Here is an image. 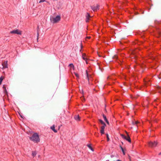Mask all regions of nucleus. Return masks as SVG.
<instances>
[{"label": "nucleus", "mask_w": 161, "mask_h": 161, "mask_svg": "<svg viewBox=\"0 0 161 161\" xmlns=\"http://www.w3.org/2000/svg\"><path fill=\"white\" fill-rule=\"evenodd\" d=\"M19 114L20 116L23 119H24V118H23V116H22V115L20 114Z\"/></svg>", "instance_id": "7c9ffc66"}, {"label": "nucleus", "mask_w": 161, "mask_h": 161, "mask_svg": "<svg viewBox=\"0 0 161 161\" xmlns=\"http://www.w3.org/2000/svg\"><path fill=\"white\" fill-rule=\"evenodd\" d=\"M159 154V155H161V152H160V153H159V154Z\"/></svg>", "instance_id": "f704fd0d"}, {"label": "nucleus", "mask_w": 161, "mask_h": 161, "mask_svg": "<svg viewBox=\"0 0 161 161\" xmlns=\"http://www.w3.org/2000/svg\"><path fill=\"white\" fill-rule=\"evenodd\" d=\"M102 115L103 117L104 120L107 123V124L109 125V122L108 121V120L107 119L106 116L103 114H102Z\"/></svg>", "instance_id": "0eeeda50"}, {"label": "nucleus", "mask_w": 161, "mask_h": 161, "mask_svg": "<svg viewBox=\"0 0 161 161\" xmlns=\"http://www.w3.org/2000/svg\"><path fill=\"white\" fill-rule=\"evenodd\" d=\"M86 79H87L89 83V76H88L87 77H86Z\"/></svg>", "instance_id": "cd10ccee"}, {"label": "nucleus", "mask_w": 161, "mask_h": 161, "mask_svg": "<svg viewBox=\"0 0 161 161\" xmlns=\"http://www.w3.org/2000/svg\"><path fill=\"white\" fill-rule=\"evenodd\" d=\"M122 144H123V142H122Z\"/></svg>", "instance_id": "4c0bfd02"}, {"label": "nucleus", "mask_w": 161, "mask_h": 161, "mask_svg": "<svg viewBox=\"0 0 161 161\" xmlns=\"http://www.w3.org/2000/svg\"><path fill=\"white\" fill-rule=\"evenodd\" d=\"M131 129H132V127H131Z\"/></svg>", "instance_id": "58836bf2"}, {"label": "nucleus", "mask_w": 161, "mask_h": 161, "mask_svg": "<svg viewBox=\"0 0 161 161\" xmlns=\"http://www.w3.org/2000/svg\"><path fill=\"white\" fill-rule=\"evenodd\" d=\"M116 161H122L121 160H119V159H118Z\"/></svg>", "instance_id": "72a5a7b5"}, {"label": "nucleus", "mask_w": 161, "mask_h": 161, "mask_svg": "<svg viewBox=\"0 0 161 161\" xmlns=\"http://www.w3.org/2000/svg\"><path fill=\"white\" fill-rule=\"evenodd\" d=\"M87 146L89 147V148L92 151H94V149L91 146V144H88L87 145Z\"/></svg>", "instance_id": "9b49d317"}, {"label": "nucleus", "mask_w": 161, "mask_h": 161, "mask_svg": "<svg viewBox=\"0 0 161 161\" xmlns=\"http://www.w3.org/2000/svg\"><path fill=\"white\" fill-rule=\"evenodd\" d=\"M46 1L45 0H40L39 2V3H41Z\"/></svg>", "instance_id": "bb28decb"}, {"label": "nucleus", "mask_w": 161, "mask_h": 161, "mask_svg": "<svg viewBox=\"0 0 161 161\" xmlns=\"http://www.w3.org/2000/svg\"><path fill=\"white\" fill-rule=\"evenodd\" d=\"M126 133L127 134V137H126L125 139V140H126V141H128V142H129L130 143H131V140L130 138V136L128 134V133L126 132Z\"/></svg>", "instance_id": "6e6552de"}, {"label": "nucleus", "mask_w": 161, "mask_h": 161, "mask_svg": "<svg viewBox=\"0 0 161 161\" xmlns=\"http://www.w3.org/2000/svg\"><path fill=\"white\" fill-rule=\"evenodd\" d=\"M21 31L18 29L10 31L11 34H17L21 35Z\"/></svg>", "instance_id": "7ed1b4c3"}, {"label": "nucleus", "mask_w": 161, "mask_h": 161, "mask_svg": "<svg viewBox=\"0 0 161 161\" xmlns=\"http://www.w3.org/2000/svg\"><path fill=\"white\" fill-rule=\"evenodd\" d=\"M80 47H81V49H82V48L83 47V46L82 45V42H81L80 43Z\"/></svg>", "instance_id": "c85d7f7f"}, {"label": "nucleus", "mask_w": 161, "mask_h": 161, "mask_svg": "<svg viewBox=\"0 0 161 161\" xmlns=\"http://www.w3.org/2000/svg\"><path fill=\"white\" fill-rule=\"evenodd\" d=\"M120 148L121 150H122V152L123 153V154H124V155H125V151H124V149L120 145Z\"/></svg>", "instance_id": "2eb2a0df"}, {"label": "nucleus", "mask_w": 161, "mask_h": 161, "mask_svg": "<svg viewBox=\"0 0 161 161\" xmlns=\"http://www.w3.org/2000/svg\"><path fill=\"white\" fill-rule=\"evenodd\" d=\"M120 136H121V137L124 139H125L126 138V136L122 134H121Z\"/></svg>", "instance_id": "f3484780"}, {"label": "nucleus", "mask_w": 161, "mask_h": 161, "mask_svg": "<svg viewBox=\"0 0 161 161\" xmlns=\"http://www.w3.org/2000/svg\"><path fill=\"white\" fill-rule=\"evenodd\" d=\"M3 80V77L2 76H1L0 77V85H1V84Z\"/></svg>", "instance_id": "412c9836"}, {"label": "nucleus", "mask_w": 161, "mask_h": 161, "mask_svg": "<svg viewBox=\"0 0 161 161\" xmlns=\"http://www.w3.org/2000/svg\"><path fill=\"white\" fill-rule=\"evenodd\" d=\"M82 93H83V90H82Z\"/></svg>", "instance_id": "c9c22d12"}, {"label": "nucleus", "mask_w": 161, "mask_h": 161, "mask_svg": "<svg viewBox=\"0 0 161 161\" xmlns=\"http://www.w3.org/2000/svg\"><path fill=\"white\" fill-rule=\"evenodd\" d=\"M47 3H48V4L49 5H50V3H49V2H47Z\"/></svg>", "instance_id": "2f4dec72"}, {"label": "nucleus", "mask_w": 161, "mask_h": 161, "mask_svg": "<svg viewBox=\"0 0 161 161\" xmlns=\"http://www.w3.org/2000/svg\"><path fill=\"white\" fill-rule=\"evenodd\" d=\"M91 9L94 11L99 9V5L97 4L96 6L93 5L91 6Z\"/></svg>", "instance_id": "20e7f679"}, {"label": "nucleus", "mask_w": 161, "mask_h": 161, "mask_svg": "<svg viewBox=\"0 0 161 161\" xmlns=\"http://www.w3.org/2000/svg\"><path fill=\"white\" fill-rule=\"evenodd\" d=\"M100 132L101 135H102L104 133V130L103 129H101L100 131Z\"/></svg>", "instance_id": "b1692460"}, {"label": "nucleus", "mask_w": 161, "mask_h": 161, "mask_svg": "<svg viewBox=\"0 0 161 161\" xmlns=\"http://www.w3.org/2000/svg\"><path fill=\"white\" fill-rule=\"evenodd\" d=\"M114 157V156H113V155H111V158H112V157Z\"/></svg>", "instance_id": "473e14b6"}, {"label": "nucleus", "mask_w": 161, "mask_h": 161, "mask_svg": "<svg viewBox=\"0 0 161 161\" xmlns=\"http://www.w3.org/2000/svg\"><path fill=\"white\" fill-rule=\"evenodd\" d=\"M8 61H5L4 62V65H3V68H7L8 67V64H7Z\"/></svg>", "instance_id": "f8f14e48"}, {"label": "nucleus", "mask_w": 161, "mask_h": 161, "mask_svg": "<svg viewBox=\"0 0 161 161\" xmlns=\"http://www.w3.org/2000/svg\"><path fill=\"white\" fill-rule=\"evenodd\" d=\"M60 19L61 17L60 15H58L54 18L51 17L50 20L52 22H53V23H54L58 22L60 20Z\"/></svg>", "instance_id": "f03ea898"}, {"label": "nucleus", "mask_w": 161, "mask_h": 161, "mask_svg": "<svg viewBox=\"0 0 161 161\" xmlns=\"http://www.w3.org/2000/svg\"><path fill=\"white\" fill-rule=\"evenodd\" d=\"M74 119L75 120L77 121H80V117L79 115H75L74 117Z\"/></svg>", "instance_id": "9d476101"}, {"label": "nucleus", "mask_w": 161, "mask_h": 161, "mask_svg": "<svg viewBox=\"0 0 161 161\" xmlns=\"http://www.w3.org/2000/svg\"><path fill=\"white\" fill-rule=\"evenodd\" d=\"M38 29H39V26H38L37 27V39H38V37L39 36Z\"/></svg>", "instance_id": "aec40b11"}, {"label": "nucleus", "mask_w": 161, "mask_h": 161, "mask_svg": "<svg viewBox=\"0 0 161 161\" xmlns=\"http://www.w3.org/2000/svg\"><path fill=\"white\" fill-rule=\"evenodd\" d=\"M82 59L85 61H86V64H88V63H87V58H85V55L84 54H82Z\"/></svg>", "instance_id": "ddd939ff"}, {"label": "nucleus", "mask_w": 161, "mask_h": 161, "mask_svg": "<svg viewBox=\"0 0 161 161\" xmlns=\"http://www.w3.org/2000/svg\"><path fill=\"white\" fill-rule=\"evenodd\" d=\"M69 66L70 67H72L73 68H74V66L73 64H72V63L69 64Z\"/></svg>", "instance_id": "5701e85b"}, {"label": "nucleus", "mask_w": 161, "mask_h": 161, "mask_svg": "<svg viewBox=\"0 0 161 161\" xmlns=\"http://www.w3.org/2000/svg\"><path fill=\"white\" fill-rule=\"evenodd\" d=\"M74 74H75V75L76 76L77 78H79V75L78 73H75V72H74Z\"/></svg>", "instance_id": "393cba45"}, {"label": "nucleus", "mask_w": 161, "mask_h": 161, "mask_svg": "<svg viewBox=\"0 0 161 161\" xmlns=\"http://www.w3.org/2000/svg\"><path fill=\"white\" fill-rule=\"evenodd\" d=\"M99 122L102 125L105 124V123L101 119H99Z\"/></svg>", "instance_id": "a211bd4d"}, {"label": "nucleus", "mask_w": 161, "mask_h": 161, "mask_svg": "<svg viewBox=\"0 0 161 161\" xmlns=\"http://www.w3.org/2000/svg\"><path fill=\"white\" fill-rule=\"evenodd\" d=\"M101 127V129H103L104 130L105 128V127L106 126V124H104Z\"/></svg>", "instance_id": "6ab92c4d"}, {"label": "nucleus", "mask_w": 161, "mask_h": 161, "mask_svg": "<svg viewBox=\"0 0 161 161\" xmlns=\"http://www.w3.org/2000/svg\"><path fill=\"white\" fill-rule=\"evenodd\" d=\"M86 77H87L88 76H89V74H88V71L87 70H86Z\"/></svg>", "instance_id": "a878e982"}, {"label": "nucleus", "mask_w": 161, "mask_h": 161, "mask_svg": "<svg viewBox=\"0 0 161 161\" xmlns=\"http://www.w3.org/2000/svg\"><path fill=\"white\" fill-rule=\"evenodd\" d=\"M86 22H88L90 19V18L91 17V16L88 13H86Z\"/></svg>", "instance_id": "423d86ee"}, {"label": "nucleus", "mask_w": 161, "mask_h": 161, "mask_svg": "<svg viewBox=\"0 0 161 161\" xmlns=\"http://www.w3.org/2000/svg\"><path fill=\"white\" fill-rule=\"evenodd\" d=\"M50 128L52 129L54 132L57 133V130L55 129V125H54L51 127Z\"/></svg>", "instance_id": "1a4fd4ad"}, {"label": "nucleus", "mask_w": 161, "mask_h": 161, "mask_svg": "<svg viewBox=\"0 0 161 161\" xmlns=\"http://www.w3.org/2000/svg\"><path fill=\"white\" fill-rule=\"evenodd\" d=\"M148 145L150 147H154L156 146L157 143L155 141L153 142H149Z\"/></svg>", "instance_id": "39448f33"}, {"label": "nucleus", "mask_w": 161, "mask_h": 161, "mask_svg": "<svg viewBox=\"0 0 161 161\" xmlns=\"http://www.w3.org/2000/svg\"><path fill=\"white\" fill-rule=\"evenodd\" d=\"M106 161H109V160H107Z\"/></svg>", "instance_id": "e433bc0d"}, {"label": "nucleus", "mask_w": 161, "mask_h": 161, "mask_svg": "<svg viewBox=\"0 0 161 161\" xmlns=\"http://www.w3.org/2000/svg\"><path fill=\"white\" fill-rule=\"evenodd\" d=\"M106 135L107 138V140L108 142L109 141V135L108 133L106 134Z\"/></svg>", "instance_id": "4be33fe9"}, {"label": "nucleus", "mask_w": 161, "mask_h": 161, "mask_svg": "<svg viewBox=\"0 0 161 161\" xmlns=\"http://www.w3.org/2000/svg\"><path fill=\"white\" fill-rule=\"evenodd\" d=\"M30 140L33 142L35 143H38L40 141L38 134L36 133H34L32 136L29 137Z\"/></svg>", "instance_id": "f257e3e1"}, {"label": "nucleus", "mask_w": 161, "mask_h": 161, "mask_svg": "<svg viewBox=\"0 0 161 161\" xmlns=\"http://www.w3.org/2000/svg\"><path fill=\"white\" fill-rule=\"evenodd\" d=\"M36 153H37L36 151H32V156L33 157H34L36 155Z\"/></svg>", "instance_id": "4468645a"}, {"label": "nucleus", "mask_w": 161, "mask_h": 161, "mask_svg": "<svg viewBox=\"0 0 161 161\" xmlns=\"http://www.w3.org/2000/svg\"><path fill=\"white\" fill-rule=\"evenodd\" d=\"M3 88L4 89H5L6 91V87H5V86H4V85H3Z\"/></svg>", "instance_id": "c756f323"}, {"label": "nucleus", "mask_w": 161, "mask_h": 161, "mask_svg": "<svg viewBox=\"0 0 161 161\" xmlns=\"http://www.w3.org/2000/svg\"><path fill=\"white\" fill-rule=\"evenodd\" d=\"M138 123V122L137 121H132V124L133 125H136V126L137 124Z\"/></svg>", "instance_id": "dca6fc26"}]
</instances>
